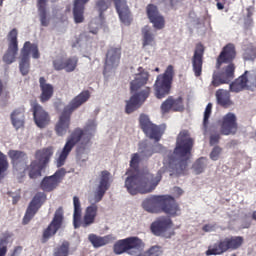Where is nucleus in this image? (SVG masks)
<instances>
[{
  "instance_id": "obj_1",
  "label": "nucleus",
  "mask_w": 256,
  "mask_h": 256,
  "mask_svg": "<svg viewBox=\"0 0 256 256\" xmlns=\"http://www.w3.org/2000/svg\"><path fill=\"white\" fill-rule=\"evenodd\" d=\"M193 140L189 132L184 130L178 135L176 148L174 152H167L163 161V169L157 174H152L149 170H139V163L143 159H149L153 153L161 152V144L156 145L153 149L149 147L147 140L139 143L138 152L131 155L130 170L126 173L125 187L130 195L137 193H151L161 182V175L165 171L176 173V175H185L187 173V160L191 157Z\"/></svg>"
},
{
  "instance_id": "obj_2",
  "label": "nucleus",
  "mask_w": 256,
  "mask_h": 256,
  "mask_svg": "<svg viewBox=\"0 0 256 256\" xmlns=\"http://www.w3.org/2000/svg\"><path fill=\"white\" fill-rule=\"evenodd\" d=\"M95 133H97V120L94 118L86 121L84 129L75 128L66 138V142L62 150L56 154L57 167H63V165H65V161H67V158L79 141L83 140L84 143H91V139L95 137Z\"/></svg>"
},
{
  "instance_id": "obj_3",
  "label": "nucleus",
  "mask_w": 256,
  "mask_h": 256,
  "mask_svg": "<svg viewBox=\"0 0 256 256\" xmlns=\"http://www.w3.org/2000/svg\"><path fill=\"white\" fill-rule=\"evenodd\" d=\"M148 80L149 73L145 71V69L139 67L134 74V79L130 83L132 96L126 101V113H133V111L139 109L140 105L145 103V100L151 93V88L145 86Z\"/></svg>"
},
{
  "instance_id": "obj_4",
  "label": "nucleus",
  "mask_w": 256,
  "mask_h": 256,
  "mask_svg": "<svg viewBox=\"0 0 256 256\" xmlns=\"http://www.w3.org/2000/svg\"><path fill=\"white\" fill-rule=\"evenodd\" d=\"M142 207L148 213H165L169 217H179L181 207L171 195H156L146 198Z\"/></svg>"
},
{
  "instance_id": "obj_5",
  "label": "nucleus",
  "mask_w": 256,
  "mask_h": 256,
  "mask_svg": "<svg viewBox=\"0 0 256 256\" xmlns=\"http://www.w3.org/2000/svg\"><path fill=\"white\" fill-rule=\"evenodd\" d=\"M90 97L91 93L85 90L78 94L69 102L68 105L64 107V110L55 125V133L58 137H64V135H67V131H69V127H71V113H73L75 109H79V107L84 103H87Z\"/></svg>"
},
{
  "instance_id": "obj_6",
  "label": "nucleus",
  "mask_w": 256,
  "mask_h": 256,
  "mask_svg": "<svg viewBox=\"0 0 256 256\" xmlns=\"http://www.w3.org/2000/svg\"><path fill=\"white\" fill-rule=\"evenodd\" d=\"M73 225L75 229H79V227H91L93 223H95V219H97V215L99 213V206L97 205H89L84 210L83 218L81 215L83 213V209L81 208V200L79 197H73Z\"/></svg>"
},
{
  "instance_id": "obj_7",
  "label": "nucleus",
  "mask_w": 256,
  "mask_h": 256,
  "mask_svg": "<svg viewBox=\"0 0 256 256\" xmlns=\"http://www.w3.org/2000/svg\"><path fill=\"white\" fill-rule=\"evenodd\" d=\"M243 243H245V238H243V236L222 238L217 243L210 245L205 252V255H223V253H227V251H237V249L243 247Z\"/></svg>"
},
{
  "instance_id": "obj_8",
  "label": "nucleus",
  "mask_w": 256,
  "mask_h": 256,
  "mask_svg": "<svg viewBox=\"0 0 256 256\" xmlns=\"http://www.w3.org/2000/svg\"><path fill=\"white\" fill-rule=\"evenodd\" d=\"M173 77H175V68H173V65H169L165 72L157 77L154 84L157 99H163L171 91Z\"/></svg>"
},
{
  "instance_id": "obj_9",
  "label": "nucleus",
  "mask_w": 256,
  "mask_h": 256,
  "mask_svg": "<svg viewBox=\"0 0 256 256\" xmlns=\"http://www.w3.org/2000/svg\"><path fill=\"white\" fill-rule=\"evenodd\" d=\"M150 231L155 237L171 239L175 235V224L169 216L158 217L150 226Z\"/></svg>"
},
{
  "instance_id": "obj_10",
  "label": "nucleus",
  "mask_w": 256,
  "mask_h": 256,
  "mask_svg": "<svg viewBox=\"0 0 256 256\" xmlns=\"http://www.w3.org/2000/svg\"><path fill=\"white\" fill-rule=\"evenodd\" d=\"M8 157L12 161L14 175L20 183L25 179V169H27V154L19 150H9Z\"/></svg>"
},
{
  "instance_id": "obj_11",
  "label": "nucleus",
  "mask_w": 256,
  "mask_h": 256,
  "mask_svg": "<svg viewBox=\"0 0 256 256\" xmlns=\"http://www.w3.org/2000/svg\"><path fill=\"white\" fill-rule=\"evenodd\" d=\"M19 32L17 29H12L7 35V50L3 55L2 61L6 65H11L17 61V55H19V40L17 37Z\"/></svg>"
},
{
  "instance_id": "obj_12",
  "label": "nucleus",
  "mask_w": 256,
  "mask_h": 256,
  "mask_svg": "<svg viewBox=\"0 0 256 256\" xmlns=\"http://www.w3.org/2000/svg\"><path fill=\"white\" fill-rule=\"evenodd\" d=\"M243 89H256V72L246 71L242 76L236 79L232 84H230V90L233 93H239Z\"/></svg>"
},
{
  "instance_id": "obj_13",
  "label": "nucleus",
  "mask_w": 256,
  "mask_h": 256,
  "mask_svg": "<svg viewBox=\"0 0 256 256\" xmlns=\"http://www.w3.org/2000/svg\"><path fill=\"white\" fill-rule=\"evenodd\" d=\"M140 125L147 137L153 141H159L165 131L164 126L152 124L151 120H149V116L147 115L140 116Z\"/></svg>"
},
{
  "instance_id": "obj_14",
  "label": "nucleus",
  "mask_w": 256,
  "mask_h": 256,
  "mask_svg": "<svg viewBox=\"0 0 256 256\" xmlns=\"http://www.w3.org/2000/svg\"><path fill=\"white\" fill-rule=\"evenodd\" d=\"M121 61V48L112 47L108 50L106 55V62L104 67V76L109 77V73H113Z\"/></svg>"
},
{
  "instance_id": "obj_15",
  "label": "nucleus",
  "mask_w": 256,
  "mask_h": 256,
  "mask_svg": "<svg viewBox=\"0 0 256 256\" xmlns=\"http://www.w3.org/2000/svg\"><path fill=\"white\" fill-rule=\"evenodd\" d=\"M234 77L235 65L230 63L223 68L222 72H214L211 85H213V87H219V85H223V83H229Z\"/></svg>"
},
{
  "instance_id": "obj_16",
  "label": "nucleus",
  "mask_w": 256,
  "mask_h": 256,
  "mask_svg": "<svg viewBox=\"0 0 256 256\" xmlns=\"http://www.w3.org/2000/svg\"><path fill=\"white\" fill-rule=\"evenodd\" d=\"M109 8V2L107 0H97L95 9L99 13V17L93 19L89 25V31L93 35H97L99 29L103 27V12Z\"/></svg>"
},
{
  "instance_id": "obj_17",
  "label": "nucleus",
  "mask_w": 256,
  "mask_h": 256,
  "mask_svg": "<svg viewBox=\"0 0 256 256\" xmlns=\"http://www.w3.org/2000/svg\"><path fill=\"white\" fill-rule=\"evenodd\" d=\"M220 124L222 135H235L239 129L237 125V116L232 112L225 114L222 117Z\"/></svg>"
},
{
  "instance_id": "obj_18",
  "label": "nucleus",
  "mask_w": 256,
  "mask_h": 256,
  "mask_svg": "<svg viewBox=\"0 0 256 256\" xmlns=\"http://www.w3.org/2000/svg\"><path fill=\"white\" fill-rule=\"evenodd\" d=\"M146 13L150 23H152V27H154L156 31H161V29H165V17L161 13H159V9L157 8V6L149 4L146 7Z\"/></svg>"
},
{
  "instance_id": "obj_19",
  "label": "nucleus",
  "mask_w": 256,
  "mask_h": 256,
  "mask_svg": "<svg viewBox=\"0 0 256 256\" xmlns=\"http://www.w3.org/2000/svg\"><path fill=\"white\" fill-rule=\"evenodd\" d=\"M63 225V209L59 208L56 210L54 218L50 225L44 230L43 232V241L44 243L46 241H49L59 229H61V226Z\"/></svg>"
},
{
  "instance_id": "obj_20",
  "label": "nucleus",
  "mask_w": 256,
  "mask_h": 256,
  "mask_svg": "<svg viewBox=\"0 0 256 256\" xmlns=\"http://www.w3.org/2000/svg\"><path fill=\"white\" fill-rule=\"evenodd\" d=\"M46 199H47V196H45V193L43 192H40L34 196L24 216V219H23L24 225H27V223H29V221L33 219V217L35 216V213L39 211V207H41L45 203Z\"/></svg>"
},
{
  "instance_id": "obj_21",
  "label": "nucleus",
  "mask_w": 256,
  "mask_h": 256,
  "mask_svg": "<svg viewBox=\"0 0 256 256\" xmlns=\"http://www.w3.org/2000/svg\"><path fill=\"white\" fill-rule=\"evenodd\" d=\"M141 33L142 49L147 53H155V49H157V42L155 41V33H153V29L149 26H144Z\"/></svg>"
},
{
  "instance_id": "obj_22",
  "label": "nucleus",
  "mask_w": 256,
  "mask_h": 256,
  "mask_svg": "<svg viewBox=\"0 0 256 256\" xmlns=\"http://www.w3.org/2000/svg\"><path fill=\"white\" fill-rule=\"evenodd\" d=\"M115 4L116 11L118 13L119 19L123 25H131L133 21V16H131V10L127 5V0H112Z\"/></svg>"
},
{
  "instance_id": "obj_23",
  "label": "nucleus",
  "mask_w": 256,
  "mask_h": 256,
  "mask_svg": "<svg viewBox=\"0 0 256 256\" xmlns=\"http://www.w3.org/2000/svg\"><path fill=\"white\" fill-rule=\"evenodd\" d=\"M34 121L40 129L45 128L49 125L51 118H49V114L43 109L41 105L36 102L32 103Z\"/></svg>"
},
{
  "instance_id": "obj_24",
  "label": "nucleus",
  "mask_w": 256,
  "mask_h": 256,
  "mask_svg": "<svg viewBox=\"0 0 256 256\" xmlns=\"http://www.w3.org/2000/svg\"><path fill=\"white\" fill-rule=\"evenodd\" d=\"M64 175V170H58L52 176L44 177L40 183L41 189H43V191H53V189H57V186L61 183V179H63Z\"/></svg>"
},
{
  "instance_id": "obj_25",
  "label": "nucleus",
  "mask_w": 256,
  "mask_h": 256,
  "mask_svg": "<svg viewBox=\"0 0 256 256\" xmlns=\"http://www.w3.org/2000/svg\"><path fill=\"white\" fill-rule=\"evenodd\" d=\"M185 109V104H183V98H173L169 97L161 104V113L165 115L169 111H183Z\"/></svg>"
},
{
  "instance_id": "obj_26",
  "label": "nucleus",
  "mask_w": 256,
  "mask_h": 256,
  "mask_svg": "<svg viewBox=\"0 0 256 256\" xmlns=\"http://www.w3.org/2000/svg\"><path fill=\"white\" fill-rule=\"evenodd\" d=\"M203 53H205V48L203 45L198 44L192 57V67L195 77H201L203 71Z\"/></svg>"
},
{
  "instance_id": "obj_27",
  "label": "nucleus",
  "mask_w": 256,
  "mask_h": 256,
  "mask_svg": "<svg viewBox=\"0 0 256 256\" xmlns=\"http://www.w3.org/2000/svg\"><path fill=\"white\" fill-rule=\"evenodd\" d=\"M124 240L126 241V247H128V255H137L145 247V242L137 236H131Z\"/></svg>"
},
{
  "instance_id": "obj_28",
  "label": "nucleus",
  "mask_w": 256,
  "mask_h": 256,
  "mask_svg": "<svg viewBox=\"0 0 256 256\" xmlns=\"http://www.w3.org/2000/svg\"><path fill=\"white\" fill-rule=\"evenodd\" d=\"M91 142H84L79 140L76 147V161L79 165L86 163L89 159V144Z\"/></svg>"
},
{
  "instance_id": "obj_29",
  "label": "nucleus",
  "mask_w": 256,
  "mask_h": 256,
  "mask_svg": "<svg viewBox=\"0 0 256 256\" xmlns=\"http://www.w3.org/2000/svg\"><path fill=\"white\" fill-rule=\"evenodd\" d=\"M109 187H111V173L104 170L100 172L96 178V189L107 193V191H109Z\"/></svg>"
},
{
  "instance_id": "obj_30",
  "label": "nucleus",
  "mask_w": 256,
  "mask_h": 256,
  "mask_svg": "<svg viewBox=\"0 0 256 256\" xmlns=\"http://www.w3.org/2000/svg\"><path fill=\"white\" fill-rule=\"evenodd\" d=\"M233 59H235V45L228 44L223 48L217 59V67H219L222 63H231Z\"/></svg>"
},
{
  "instance_id": "obj_31",
  "label": "nucleus",
  "mask_w": 256,
  "mask_h": 256,
  "mask_svg": "<svg viewBox=\"0 0 256 256\" xmlns=\"http://www.w3.org/2000/svg\"><path fill=\"white\" fill-rule=\"evenodd\" d=\"M39 85L41 91L40 101L45 103L46 101H49L51 97H53L54 88L53 85L48 83L44 77L39 78Z\"/></svg>"
},
{
  "instance_id": "obj_32",
  "label": "nucleus",
  "mask_w": 256,
  "mask_h": 256,
  "mask_svg": "<svg viewBox=\"0 0 256 256\" xmlns=\"http://www.w3.org/2000/svg\"><path fill=\"white\" fill-rule=\"evenodd\" d=\"M20 55L26 57L27 59H29L30 55L32 59H39L41 57V53H39V46L29 41L24 43Z\"/></svg>"
},
{
  "instance_id": "obj_33",
  "label": "nucleus",
  "mask_w": 256,
  "mask_h": 256,
  "mask_svg": "<svg viewBox=\"0 0 256 256\" xmlns=\"http://www.w3.org/2000/svg\"><path fill=\"white\" fill-rule=\"evenodd\" d=\"M89 3V0H74L73 15L75 23H83L85 16V4Z\"/></svg>"
},
{
  "instance_id": "obj_34",
  "label": "nucleus",
  "mask_w": 256,
  "mask_h": 256,
  "mask_svg": "<svg viewBox=\"0 0 256 256\" xmlns=\"http://www.w3.org/2000/svg\"><path fill=\"white\" fill-rule=\"evenodd\" d=\"M53 147H48V148H44L42 150H38L35 153V161H37V163L41 164L42 167H46L47 163H49V161H51V157H53Z\"/></svg>"
},
{
  "instance_id": "obj_35",
  "label": "nucleus",
  "mask_w": 256,
  "mask_h": 256,
  "mask_svg": "<svg viewBox=\"0 0 256 256\" xmlns=\"http://www.w3.org/2000/svg\"><path fill=\"white\" fill-rule=\"evenodd\" d=\"M11 123L15 129H21L25 125V111L21 108L11 113Z\"/></svg>"
},
{
  "instance_id": "obj_36",
  "label": "nucleus",
  "mask_w": 256,
  "mask_h": 256,
  "mask_svg": "<svg viewBox=\"0 0 256 256\" xmlns=\"http://www.w3.org/2000/svg\"><path fill=\"white\" fill-rule=\"evenodd\" d=\"M43 169H45V166L34 160L29 166L26 164L25 173L28 172L30 179H37V177H41V170Z\"/></svg>"
},
{
  "instance_id": "obj_37",
  "label": "nucleus",
  "mask_w": 256,
  "mask_h": 256,
  "mask_svg": "<svg viewBox=\"0 0 256 256\" xmlns=\"http://www.w3.org/2000/svg\"><path fill=\"white\" fill-rule=\"evenodd\" d=\"M37 7L39 11L41 25L47 27L49 25V18L47 17V0H37Z\"/></svg>"
},
{
  "instance_id": "obj_38",
  "label": "nucleus",
  "mask_w": 256,
  "mask_h": 256,
  "mask_svg": "<svg viewBox=\"0 0 256 256\" xmlns=\"http://www.w3.org/2000/svg\"><path fill=\"white\" fill-rule=\"evenodd\" d=\"M78 45L84 53L87 51H91V47L93 45V37L89 34H82L78 39Z\"/></svg>"
},
{
  "instance_id": "obj_39",
  "label": "nucleus",
  "mask_w": 256,
  "mask_h": 256,
  "mask_svg": "<svg viewBox=\"0 0 256 256\" xmlns=\"http://www.w3.org/2000/svg\"><path fill=\"white\" fill-rule=\"evenodd\" d=\"M216 99L222 107H231L233 105L231 95L226 90H218L216 92Z\"/></svg>"
},
{
  "instance_id": "obj_40",
  "label": "nucleus",
  "mask_w": 256,
  "mask_h": 256,
  "mask_svg": "<svg viewBox=\"0 0 256 256\" xmlns=\"http://www.w3.org/2000/svg\"><path fill=\"white\" fill-rule=\"evenodd\" d=\"M7 171H9V160L7 155L0 151V181L5 179Z\"/></svg>"
},
{
  "instance_id": "obj_41",
  "label": "nucleus",
  "mask_w": 256,
  "mask_h": 256,
  "mask_svg": "<svg viewBox=\"0 0 256 256\" xmlns=\"http://www.w3.org/2000/svg\"><path fill=\"white\" fill-rule=\"evenodd\" d=\"M103 197H105V192L95 188V190L89 194L88 201L90 205H97V203L103 200Z\"/></svg>"
},
{
  "instance_id": "obj_42",
  "label": "nucleus",
  "mask_w": 256,
  "mask_h": 256,
  "mask_svg": "<svg viewBox=\"0 0 256 256\" xmlns=\"http://www.w3.org/2000/svg\"><path fill=\"white\" fill-rule=\"evenodd\" d=\"M88 239L93 247H103V245H107V243H109V237H101L95 234H90Z\"/></svg>"
},
{
  "instance_id": "obj_43",
  "label": "nucleus",
  "mask_w": 256,
  "mask_h": 256,
  "mask_svg": "<svg viewBox=\"0 0 256 256\" xmlns=\"http://www.w3.org/2000/svg\"><path fill=\"white\" fill-rule=\"evenodd\" d=\"M31 68V63L29 61V58L23 56L20 54V60H19V70L22 75H29V69Z\"/></svg>"
},
{
  "instance_id": "obj_44",
  "label": "nucleus",
  "mask_w": 256,
  "mask_h": 256,
  "mask_svg": "<svg viewBox=\"0 0 256 256\" xmlns=\"http://www.w3.org/2000/svg\"><path fill=\"white\" fill-rule=\"evenodd\" d=\"M79 62V59L75 56H72L70 58L66 57V62L64 64V71L67 73H72L75 69H77V63Z\"/></svg>"
},
{
  "instance_id": "obj_45",
  "label": "nucleus",
  "mask_w": 256,
  "mask_h": 256,
  "mask_svg": "<svg viewBox=\"0 0 256 256\" xmlns=\"http://www.w3.org/2000/svg\"><path fill=\"white\" fill-rule=\"evenodd\" d=\"M205 167H207V159L200 158L194 163L192 169L195 175H201L205 171Z\"/></svg>"
},
{
  "instance_id": "obj_46",
  "label": "nucleus",
  "mask_w": 256,
  "mask_h": 256,
  "mask_svg": "<svg viewBox=\"0 0 256 256\" xmlns=\"http://www.w3.org/2000/svg\"><path fill=\"white\" fill-rule=\"evenodd\" d=\"M67 59V55L65 54H59L56 56V58L53 60V67L56 71H63L65 67V62Z\"/></svg>"
},
{
  "instance_id": "obj_47",
  "label": "nucleus",
  "mask_w": 256,
  "mask_h": 256,
  "mask_svg": "<svg viewBox=\"0 0 256 256\" xmlns=\"http://www.w3.org/2000/svg\"><path fill=\"white\" fill-rule=\"evenodd\" d=\"M114 253L121 255L122 253H129V248L125 239L119 240L114 244Z\"/></svg>"
},
{
  "instance_id": "obj_48",
  "label": "nucleus",
  "mask_w": 256,
  "mask_h": 256,
  "mask_svg": "<svg viewBox=\"0 0 256 256\" xmlns=\"http://www.w3.org/2000/svg\"><path fill=\"white\" fill-rule=\"evenodd\" d=\"M54 256H69V242H63L54 252Z\"/></svg>"
},
{
  "instance_id": "obj_49",
  "label": "nucleus",
  "mask_w": 256,
  "mask_h": 256,
  "mask_svg": "<svg viewBox=\"0 0 256 256\" xmlns=\"http://www.w3.org/2000/svg\"><path fill=\"white\" fill-rule=\"evenodd\" d=\"M7 245H9V237L3 235L0 237V256L7 255Z\"/></svg>"
},
{
  "instance_id": "obj_50",
  "label": "nucleus",
  "mask_w": 256,
  "mask_h": 256,
  "mask_svg": "<svg viewBox=\"0 0 256 256\" xmlns=\"http://www.w3.org/2000/svg\"><path fill=\"white\" fill-rule=\"evenodd\" d=\"M144 256H163V249L159 246H152L145 252Z\"/></svg>"
},
{
  "instance_id": "obj_51",
  "label": "nucleus",
  "mask_w": 256,
  "mask_h": 256,
  "mask_svg": "<svg viewBox=\"0 0 256 256\" xmlns=\"http://www.w3.org/2000/svg\"><path fill=\"white\" fill-rule=\"evenodd\" d=\"M188 22L193 27H203V23H201V19L195 15V13H190Z\"/></svg>"
},
{
  "instance_id": "obj_52",
  "label": "nucleus",
  "mask_w": 256,
  "mask_h": 256,
  "mask_svg": "<svg viewBox=\"0 0 256 256\" xmlns=\"http://www.w3.org/2000/svg\"><path fill=\"white\" fill-rule=\"evenodd\" d=\"M213 109V104L209 103L204 111V120H203V125L204 127H207V124L209 123V117H211V111Z\"/></svg>"
},
{
  "instance_id": "obj_53",
  "label": "nucleus",
  "mask_w": 256,
  "mask_h": 256,
  "mask_svg": "<svg viewBox=\"0 0 256 256\" xmlns=\"http://www.w3.org/2000/svg\"><path fill=\"white\" fill-rule=\"evenodd\" d=\"M222 149L219 146H215L210 152V159L212 161H219V157H221Z\"/></svg>"
},
{
  "instance_id": "obj_54",
  "label": "nucleus",
  "mask_w": 256,
  "mask_h": 256,
  "mask_svg": "<svg viewBox=\"0 0 256 256\" xmlns=\"http://www.w3.org/2000/svg\"><path fill=\"white\" fill-rule=\"evenodd\" d=\"M256 57L255 50L253 49H247L244 53V59L245 61H253Z\"/></svg>"
},
{
  "instance_id": "obj_55",
  "label": "nucleus",
  "mask_w": 256,
  "mask_h": 256,
  "mask_svg": "<svg viewBox=\"0 0 256 256\" xmlns=\"http://www.w3.org/2000/svg\"><path fill=\"white\" fill-rule=\"evenodd\" d=\"M202 231H204V233H213L214 231H217V224H213V223L205 224L202 227Z\"/></svg>"
},
{
  "instance_id": "obj_56",
  "label": "nucleus",
  "mask_w": 256,
  "mask_h": 256,
  "mask_svg": "<svg viewBox=\"0 0 256 256\" xmlns=\"http://www.w3.org/2000/svg\"><path fill=\"white\" fill-rule=\"evenodd\" d=\"M183 189H181L180 187H174L172 190V194L174 197H181V195H183Z\"/></svg>"
},
{
  "instance_id": "obj_57",
  "label": "nucleus",
  "mask_w": 256,
  "mask_h": 256,
  "mask_svg": "<svg viewBox=\"0 0 256 256\" xmlns=\"http://www.w3.org/2000/svg\"><path fill=\"white\" fill-rule=\"evenodd\" d=\"M219 143V134H213L210 137V145H217Z\"/></svg>"
},
{
  "instance_id": "obj_58",
  "label": "nucleus",
  "mask_w": 256,
  "mask_h": 256,
  "mask_svg": "<svg viewBox=\"0 0 256 256\" xmlns=\"http://www.w3.org/2000/svg\"><path fill=\"white\" fill-rule=\"evenodd\" d=\"M216 7H217V9H218L219 11H221V10L224 9L223 3H221V2H218V3L216 4Z\"/></svg>"
},
{
  "instance_id": "obj_59",
  "label": "nucleus",
  "mask_w": 256,
  "mask_h": 256,
  "mask_svg": "<svg viewBox=\"0 0 256 256\" xmlns=\"http://www.w3.org/2000/svg\"><path fill=\"white\" fill-rule=\"evenodd\" d=\"M3 93V81H1L0 79V96L2 95Z\"/></svg>"
},
{
  "instance_id": "obj_60",
  "label": "nucleus",
  "mask_w": 256,
  "mask_h": 256,
  "mask_svg": "<svg viewBox=\"0 0 256 256\" xmlns=\"http://www.w3.org/2000/svg\"><path fill=\"white\" fill-rule=\"evenodd\" d=\"M252 219H254V221H256V210L252 213Z\"/></svg>"
},
{
  "instance_id": "obj_61",
  "label": "nucleus",
  "mask_w": 256,
  "mask_h": 256,
  "mask_svg": "<svg viewBox=\"0 0 256 256\" xmlns=\"http://www.w3.org/2000/svg\"><path fill=\"white\" fill-rule=\"evenodd\" d=\"M249 225H250V224L248 223V224H246L245 226H243V228H244V229H247V227H249Z\"/></svg>"
},
{
  "instance_id": "obj_62",
  "label": "nucleus",
  "mask_w": 256,
  "mask_h": 256,
  "mask_svg": "<svg viewBox=\"0 0 256 256\" xmlns=\"http://www.w3.org/2000/svg\"><path fill=\"white\" fill-rule=\"evenodd\" d=\"M5 0H0V7H1V5H3V2H4Z\"/></svg>"
},
{
  "instance_id": "obj_63",
  "label": "nucleus",
  "mask_w": 256,
  "mask_h": 256,
  "mask_svg": "<svg viewBox=\"0 0 256 256\" xmlns=\"http://www.w3.org/2000/svg\"><path fill=\"white\" fill-rule=\"evenodd\" d=\"M155 71L159 72V68H156Z\"/></svg>"
},
{
  "instance_id": "obj_64",
  "label": "nucleus",
  "mask_w": 256,
  "mask_h": 256,
  "mask_svg": "<svg viewBox=\"0 0 256 256\" xmlns=\"http://www.w3.org/2000/svg\"><path fill=\"white\" fill-rule=\"evenodd\" d=\"M232 256H235V254H233Z\"/></svg>"
}]
</instances>
